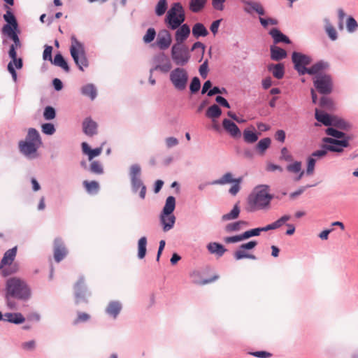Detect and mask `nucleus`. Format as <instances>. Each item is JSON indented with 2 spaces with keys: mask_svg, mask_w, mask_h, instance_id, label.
I'll return each mask as SVG.
<instances>
[{
  "mask_svg": "<svg viewBox=\"0 0 358 358\" xmlns=\"http://www.w3.org/2000/svg\"><path fill=\"white\" fill-rule=\"evenodd\" d=\"M269 186L261 185L257 186L248 199L250 210L255 211L268 208L273 196L269 193Z\"/></svg>",
  "mask_w": 358,
  "mask_h": 358,
  "instance_id": "f257e3e1",
  "label": "nucleus"
},
{
  "mask_svg": "<svg viewBox=\"0 0 358 358\" xmlns=\"http://www.w3.org/2000/svg\"><path fill=\"white\" fill-rule=\"evenodd\" d=\"M42 141L38 131L29 128L24 140L18 143L20 151L26 157H34L38 149L41 146Z\"/></svg>",
  "mask_w": 358,
  "mask_h": 358,
  "instance_id": "f03ea898",
  "label": "nucleus"
},
{
  "mask_svg": "<svg viewBox=\"0 0 358 358\" xmlns=\"http://www.w3.org/2000/svg\"><path fill=\"white\" fill-rule=\"evenodd\" d=\"M7 296H10L20 299H27L30 296V290L22 280L11 278L6 282Z\"/></svg>",
  "mask_w": 358,
  "mask_h": 358,
  "instance_id": "7ed1b4c3",
  "label": "nucleus"
},
{
  "mask_svg": "<svg viewBox=\"0 0 358 358\" xmlns=\"http://www.w3.org/2000/svg\"><path fill=\"white\" fill-rule=\"evenodd\" d=\"M185 20V10L180 3H174L171 8L168 10L164 19L166 27L171 29L176 30Z\"/></svg>",
  "mask_w": 358,
  "mask_h": 358,
  "instance_id": "20e7f679",
  "label": "nucleus"
},
{
  "mask_svg": "<svg viewBox=\"0 0 358 358\" xmlns=\"http://www.w3.org/2000/svg\"><path fill=\"white\" fill-rule=\"evenodd\" d=\"M17 255V246L7 250L0 263L1 274L6 277L15 273L18 271V265L14 263Z\"/></svg>",
  "mask_w": 358,
  "mask_h": 358,
  "instance_id": "39448f33",
  "label": "nucleus"
},
{
  "mask_svg": "<svg viewBox=\"0 0 358 358\" xmlns=\"http://www.w3.org/2000/svg\"><path fill=\"white\" fill-rule=\"evenodd\" d=\"M70 52L75 63L78 68L83 71L84 67L88 66V60L86 57L84 45L79 42L75 36H72Z\"/></svg>",
  "mask_w": 358,
  "mask_h": 358,
  "instance_id": "423d86ee",
  "label": "nucleus"
},
{
  "mask_svg": "<svg viewBox=\"0 0 358 358\" xmlns=\"http://www.w3.org/2000/svg\"><path fill=\"white\" fill-rule=\"evenodd\" d=\"M170 80L173 87L178 91H183L186 89L188 74L187 71L182 68H176L170 73Z\"/></svg>",
  "mask_w": 358,
  "mask_h": 358,
  "instance_id": "0eeeda50",
  "label": "nucleus"
},
{
  "mask_svg": "<svg viewBox=\"0 0 358 358\" xmlns=\"http://www.w3.org/2000/svg\"><path fill=\"white\" fill-rule=\"evenodd\" d=\"M171 57L176 65H185L190 58L188 48L185 44L175 43L171 48Z\"/></svg>",
  "mask_w": 358,
  "mask_h": 358,
  "instance_id": "6e6552de",
  "label": "nucleus"
},
{
  "mask_svg": "<svg viewBox=\"0 0 358 358\" xmlns=\"http://www.w3.org/2000/svg\"><path fill=\"white\" fill-rule=\"evenodd\" d=\"M313 84L320 94H328L332 92V79L328 74L315 76L313 78Z\"/></svg>",
  "mask_w": 358,
  "mask_h": 358,
  "instance_id": "1a4fd4ad",
  "label": "nucleus"
},
{
  "mask_svg": "<svg viewBox=\"0 0 358 358\" xmlns=\"http://www.w3.org/2000/svg\"><path fill=\"white\" fill-rule=\"evenodd\" d=\"M20 47L21 46H15L14 44H12L10 46V50L8 52L9 57L12 59V61H10L8 64V71L12 75V78L14 82L17 81V73L14 69V66L18 69L22 67V61L20 58H17V52L15 50L17 48Z\"/></svg>",
  "mask_w": 358,
  "mask_h": 358,
  "instance_id": "9d476101",
  "label": "nucleus"
},
{
  "mask_svg": "<svg viewBox=\"0 0 358 358\" xmlns=\"http://www.w3.org/2000/svg\"><path fill=\"white\" fill-rule=\"evenodd\" d=\"M292 59L294 64V68L299 75L306 74V71H307L308 69L306 66L310 64L311 62L310 58L302 53L294 52Z\"/></svg>",
  "mask_w": 358,
  "mask_h": 358,
  "instance_id": "9b49d317",
  "label": "nucleus"
},
{
  "mask_svg": "<svg viewBox=\"0 0 358 358\" xmlns=\"http://www.w3.org/2000/svg\"><path fill=\"white\" fill-rule=\"evenodd\" d=\"M322 141L325 143V148L331 152H341L344 148L349 145V138L338 140L325 137Z\"/></svg>",
  "mask_w": 358,
  "mask_h": 358,
  "instance_id": "f8f14e48",
  "label": "nucleus"
},
{
  "mask_svg": "<svg viewBox=\"0 0 358 358\" xmlns=\"http://www.w3.org/2000/svg\"><path fill=\"white\" fill-rule=\"evenodd\" d=\"M76 303H87L85 280L80 278L74 286Z\"/></svg>",
  "mask_w": 358,
  "mask_h": 358,
  "instance_id": "ddd939ff",
  "label": "nucleus"
},
{
  "mask_svg": "<svg viewBox=\"0 0 358 358\" xmlns=\"http://www.w3.org/2000/svg\"><path fill=\"white\" fill-rule=\"evenodd\" d=\"M67 255V250L62 239L57 238L54 241V258L57 262L62 261Z\"/></svg>",
  "mask_w": 358,
  "mask_h": 358,
  "instance_id": "4468645a",
  "label": "nucleus"
},
{
  "mask_svg": "<svg viewBox=\"0 0 358 358\" xmlns=\"http://www.w3.org/2000/svg\"><path fill=\"white\" fill-rule=\"evenodd\" d=\"M172 38L170 32L164 29L159 32L157 38V45L160 50L167 49L171 44Z\"/></svg>",
  "mask_w": 358,
  "mask_h": 358,
  "instance_id": "2eb2a0df",
  "label": "nucleus"
},
{
  "mask_svg": "<svg viewBox=\"0 0 358 358\" xmlns=\"http://www.w3.org/2000/svg\"><path fill=\"white\" fill-rule=\"evenodd\" d=\"M222 127L227 134L234 138H239L241 136V132L238 126L229 119H224Z\"/></svg>",
  "mask_w": 358,
  "mask_h": 358,
  "instance_id": "dca6fc26",
  "label": "nucleus"
},
{
  "mask_svg": "<svg viewBox=\"0 0 358 358\" xmlns=\"http://www.w3.org/2000/svg\"><path fill=\"white\" fill-rule=\"evenodd\" d=\"M190 31V28L188 24H181L176 29L175 33L176 43L184 44L183 43L189 37Z\"/></svg>",
  "mask_w": 358,
  "mask_h": 358,
  "instance_id": "f3484780",
  "label": "nucleus"
},
{
  "mask_svg": "<svg viewBox=\"0 0 358 358\" xmlns=\"http://www.w3.org/2000/svg\"><path fill=\"white\" fill-rule=\"evenodd\" d=\"M243 2L245 5L244 10L246 13H252L255 11L260 15H264L265 14V10L259 2L252 1H244Z\"/></svg>",
  "mask_w": 358,
  "mask_h": 358,
  "instance_id": "a211bd4d",
  "label": "nucleus"
},
{
  "mask_svg": "<svg viewBox=\"0 0 358 358\" xmlns=\"http://www.w3.org/2000/svg\"><path fill=\"white\" fill-rule=\"evenodd\" d=\"M83 129L86 135L92 136L97 133V124L90 117H87L83 122Z\"/></svg>",
  "mask_w": 358,
  "mask_h": 358,
  "instance_id": "6ab92c4d",
  "label": "nucleus"
},
{
  "mask_svg": "<svg viewBox=\"0 0 358 358\" xmlns=\"http://www.w3.org/2000/svg\"><path fill=\"white\" fill-rule=\"evenodd\" d=\"M83 152L88 156L89 161H92L93 158L101 155L103 150L102 146L95 149H91L88 144L85 142L82 143Z\"/></svg>",
  "mask_w": 358,
  "mask_h": 358,
  "instance_id": "aec40b11",
  "label": "nucleus"
},
{
  "mask_svg": "<svg viewBox=\"0 0 358 358\" xmlns=\"http://www.w3.org/2000/svg\"><path fill=\"white\" fill-rule=\"evenodd\" d=\"M5 8L7 9L6 13L3 15V19L7 22L4 26H8L11 28V29H18V24L17 20L11 12L10 8L5 6Z\"/></svg>",
  "mask_w": 358,
  "mask_h": 358,
  "instance_id": "412c9836",
  "label": "nucleus"
},
{
  "mask_svg": "<svg viewBox=\"0 0 358 358\" xmlns=\"http://www.w3.org/2000/svg\"><path fill=\"white\" fill-rule=\"evenodd\" d=\"M328 64L327 62H324L322 61L317 62L316 64H313L310 68L307 69V71H306V73L310 74V75H324L322 73V71L326 69L328 67Z\"/></svg>",
  "mask_w": 358,
  "mask_h": 358,
  "instance_id": "4be33fe9",
  "label": "nucleus"
},
{
  "mask_svg": "<svg viewBox=\"0 0 358 358\" xmlns=\"http://www.w3.org/2000/svg\"><path fill=\"white\" fill-rule=\"evenodd\" d=\"M18 29H11L8 26H3L2 33L13 40L15 46H21L20 38L17 36Z\"/></svg>",
  "mask_w": 358,
  "mask_h": 358,
  "instance_id": "5701e85b",
  "label": "nucleus"
},
{
  "mask_svg": "<svg viewBox=\"0 0 358 358\" xmlns=\"http://www.w3.org/2000/svg\"><path fill=\"white\" fill-rule=\"evenodd\" d=\"M269 34L273 38L275 43H279L282 42V43L289 44L291 43L289 38L287 36H286L285 34H283L280 30H278L276 28L272 29L269 31Z\"/></svg>",
  "mask_w": 358,
  "mask_h": 358,
  "instance_id": "b1692460",
  "label": "nucleus"
},
{
  "mask_svg": "<svg viewBox=\"0 0 358 358\" xmlns=\"http://www.w3.org/2000/svg\"><path fill=\"white\" fill-rule=\"evenodd\" d=\"M268 70L271 71L273 76L277 79H281L285 74V67L282 64H271L268 66Z\"/></svg>",
  "mask_w": 358,
  "mask_h": 358,
  "instance_id": "393cba45",
  "label": "nucleus"
},
{
  "mask_svg": "<svg viewBox=\"0 0 358 358\" xmlns=\"http://www.w3.org/2000/svg\"><path fill=\"white\" fill-rule=\"evenodd\" d=\"M270 50L271 58L274 61H280L287 57V52L278 46H271Z\"/></svg>",
  "mask_w": 358,
  "mask_h": 358,
  "instance_id": "a878e982",
  "label": "nucleus"
},
{
  "mask_svg": "<svg viewBox=\"0 0 358 358\" xmlns=\"http://www.w3.org/2000/svg\"><path fill=\"white\" fill-rule=\"evenodd\" d=\"M131 184L132 189L134 192H136L139 189L140 197L143 199L145 197L146 187L143 185L141 178L131 180Z\"/></svg>",
  "mask_w": 358,
  "mask_h": 358,
  "instance_id": "bb28decb",
  "label": "nucleus"
},
{
  "mask_svg": "<svg viewBox=\"0 0 358 358\" xmlns=\"http://www.w3.org/2000/svg\"><path fill=\"white\" fill-rule=\"evenodd\" d=\"M176 217L173 215H161V222L163 224V229L164 231H167L173 228L175 223Z\"/></svg>",
  "mask_w": 358,
  "mask_h": 358,
  "instance_id": "cd10ccee",
  "label": "nucleus"
},
{
  "mask_svg": "<svg viewBox=\"0 0 358 358\" xmlns=\"http://www.w3.org/2000/svg\"><path fill=\"white\" fill-rule=\"evenodd\" d=\"M207 248L211 254H215L218 257H222L227 251L222 244L216 242L210 243L207 245Z\"/></svg>",
  "mask_w": 358,
  "mask_h": 358,
  "instance_id": "c85d7f7f",
  "label": "nucleus"
},
{
  "mask_svg": "<svg viewBox=\"0 0 358 358\" xmlns=\"http://www.w3.org/2000/svg\"><path fill=\"white\" fill-rule=\"evenodd\" d=\"M236 178H234L231 173H226L220 178L210 182L211 185H224L229 183H233L236 181Z\"/></svg>",
  "mask_w": 358,
  "mask_h": 358,
  "instance_id": "c756f323",
  "label": "nucleus"
},
{
  "mask_svg": "<svg viewBox=\"0 0 358 358\" xmlns=\"http://www.w3.org/2000/svg\"><path fill=\"white\" fill-rule=\"evenodd\" d=\"M122 309V306L118 301H111L108 305L106 311V313L115 318L120 313Z\"/></svg>",
  "mask_w": 358,
  "mask_h": 358,
  "instance_id": "7c9ffc66",
  "label": "nucleus"
},
{
  "mask_svg": "<svg viewBox=\"0 0 358 358\" xmlns=\"http://www.w3.org/2000/svg\"><path fill=\"white\" fill-rule=\"evenodd\" d=\"M159 57H160V60L162 62L165 60V63H164L163 64L157 65L154 69H152L150 70L151 73H152L153 71H157V70H159L160 71H162L163 73H167L171 70V64L170 61L165 57V55L164 54H162V55H160Z\"/></svg>",
  "mask_w": 358,
  "mask_h": 358,
  "instance_id": "2f4dec72",
  "label": "nucleus"
},
{
  "mask_svg": "<svg viewBox=\"0 0 358 358\" xmlns=\"http://www.w3.org/2000/svg\"><path fill=\"white\" fill-rule=\"evenodd\" d=\"M332 117L331 115L324 112L319 111L318 109H315V118L317 121L322 122L326 126L331 125Z\"/></svg>",
  "mask_w": 358,
  "mask_h": 358,
  "instance_id": "473e14b6",
  "label": "nucleus"
},
{
  "mask_svg": "<svg viewBox=\"0 0 358 358\" xmlns=\"http://www.w3.org/2000/svg\"><path fill=\"white\" fill-rule=\"evenodd\" d=\"M4 316L6 321L14 324H22L25 321V318L20 313H6Z\"/></svg>",
  "mask_w": 358,
  "mask_h": 358,
  "instance_id": "72a5a7b5",
  "label": "nucleus"
},
{
  "mask_svg": "<svg viewBox=\"0 0 358 358\" xmlns=\"http://www.w3.org/2000/svg\"><path fill=\"white\" fill-rule=\"evenodd\" d=\"M175 206H176L175 198L172 196H169V197H167V199L166 200V203H165V206H164L162 214L167 215L172 214L173 211L175 209Z\"/></svg>",
  "mask_w": 358,
  "mask_h": 358,
  "instance_id": "f704fd0d",
  "label": "nucleus"
},
{
  "mask_svg": "<svg viewBox=\"0 0 358 358\" xmlns=\"http://www.w3.org/2000/svg\"><path fill=\"white\" fill-rule=\"evenodd\" d=\"M234 257L236 260H240L242 259H250L255 260L257 259L256 256L250 254L248 250H245L243 249H241L240 247H238V250H236L234 253Z\"/></svg>",
  "mask_w": 358,
  "mask_h": 358,
  "instance_id": "c9c22d12",
  "label": "nucleus"
},
{
  "mask_svg": "<svg viewBox=\"0 0 358 358\" xmlns=\"http://www.w3.org/2000/svg\"><path fill=\"white\" fill-rule=\"evenodd\" d=\"M192 34L194 37L199 38V36H206L208 31L203 24L196 23L192 28Z\"/></svg>",
  "mask_w": 358,
  "mask_h": 358,
  "instance_id": "e433bc0d",
  "label": "nucleus"
},
{
  "mask_svg": "<svg viewBox=\"0 0 358 358\" xmlns=\"http://www.w3.org/2000/svg\"><path fill=\"white\" fill-rule=\"evenodd\" d=\"M248 225V222L245 221L240 220L238 222H235L233 223H229L226 225L224 229L227 233H231L233 231H240L243 226Z\"/></svg>",
  "mask_w": 358,
  "mask_h": 358,
  "instance_id": "4c0bfd02",
  "label": "nucleus"
},
{
  "mask_svg": "<svg viewBox=\"0 0 358 358\" xmlns=\"http://www.w3.org/2000/svg\"><path fill=\"white\" fill-rule=\"evenodd\" d=\"M221 114L222 110L216 104H213L211 106H210L206 112V116L210 119L218 118L221 115Z\"/></svg>",
  "mask_w": 358,
  "mask_h": 358,
  "instance_id": "58836bf2",
  "label": "nucleus"
},
{
  "mask_svg": "<svg viewBox=\"0 0 358 358\" xmlns=\"http://www.w3.org/2000/svg\"><path fill=\"white\" fill-rule=\"evenodd\" d=\"M81 92L83 95L90 96L92 100L96 96V90L94 85L87 84L81 88Z\"/></svg>",
  "mask_w": 358,
  "mask_h": 358,
  "instance_id": "ea45409f",
  "label": "nucleus"
},
{
  "mask_svg": "<svg viewBox=\"0 0 358 358\" xmlns=\"http://www.w3.org/2000/svg\"><path fill=\"white\" fill-rule=\"evenodd\" d=\"M51 62L55 66L62 68L66 72H69L70 70L67 62L65 61L63 56L59 53L55 56L54 59Z\"/></svg>",
  "mask_w": 358,
  "mask_h": 358,
  "instance_id": "a19ab883",
  "label": "nucleus"
},
{
  "mask_svg": "<svg viewBox=\"0 0 358 358\" xmlns=\"http://www.w3.org/2000/svg\"><path fill=\"white\" fill-rule=\"evenodd\" d=\"M83 186L89 194H96L99 189V185L96 181H83Z\"/></svg>",
  "mask_w": 358,
  "mask_h": 358,
  "instance_id": "79ce46f5",
  "label": "nucleus"
},
{
  "mask_svg": "<svg viewBox=\"0 0 358 358\" xmlns=\"http://www.w3.org/2000/svg\"><path fill=\"white\" fill-rule=\"evenodd\" d=\"M147 238L145 236L141 237L138 242V257L139 259H143L146 254Z\"/></svg>",
  "mask_w": 358,
  "mask_h": 358,
  "instance_id": "37998d69",
  "label": "nucleus"
},
{
  "mask_svg": "<svg viewBox=\"0 0 358 358\" xmlns=\"http://www.w3.org/2000/svg\"><path fill=\"white\" fill-rule=\"evenodd\" d=\"M207 0H191L189 9L194 13L199 12L205 6Z\"/></svg>",
  "mask_w": 358,
  "mask_h": 358,
  "instance_id": "c03bdc74",
  "label": "nucleus"
},
{
  "mask_svg": "<svg viewBox=\"0 0 358 358\" xmlns=\"http://www.w3.org/2000/svg\"><path fill=\"white\" fill-rule=\"evenodd\" d=\"M240 213V208L238 205H235L230 213L224 214L222 216L223 221H228L236 219Z\"/></svg>",
  "mask_w": 358,
  "mask_h": 358,
  "instance_id": "a18cd8bd",
  "label": "nucleus"
},
{
  "mask_svg": "<svg viewBox=\"0 0 358 358\" xmlns=\"http://www.w3.org/2000/svg\"><path fill=\"white\" fill-rule=\"evenodd\" d=\"M271 141L269 138L261 139L256 145L257 150L263 155L265 150L270 146Z\"/></svg>",
  "mask_w": 358,
  "mask_h": 358,
  "instance_id": "49530a36",
  "label": "nucleus"
},
{
  "mask_svg": "<svg viewBox=\"0 0 358 358\" xmlns=\"http://www.w3.org/2000/svg\"><path fill=\"white\" fill-rule=\"evenodd\" d=\"M243 139L246 143H252L257 141V134L250 130L245 129L243 131Z\"/></svg>",
  "mask_w": 358,
  "mask_h": 358,
  "instance_id": "de8ad7c7",
  "label": "nucleus"
},
{
  "mask_svg": "<svg viewBox=\"0 0 358 358\" xmlns=\"http://www.w3.org/2000/svg\"><path fill=\"white\" fill-rule=\"evenodd\" d=\"M325 31L327 33L329 37L332 40L335 41L337 38V32L334 27V26L331 24L329 20H325Z\"/></svg>",
  "mask_w": 358,
  "mask_h": 358,
  "instance_id": "09e8293b",
  "label": "nucleus"
},
{
  "mask_svg": "<svg viewBox=\"0 0 358 358\" xmlns=\"http://www.w3.org/2000/svg\"><path fill=\"white\" fill-rule=\"evenodd\" d=\"M326 134L329 136H333L334 138H338V140L349 138L345 134V133L338 131L333 127H329L326 130Z\"/></svg>",
  "mask_w": 358,
  "mask_h": 358,
  "instance_id": "8fccbe9b",
  "label": "nucleus"
},
{
  "mask_svg": "<svg viewBox=\"0 0 358 358\" xmlns=\"http://www.w3.org/2000/svg\"><path fill=\"white\" fill-rule=\"evenodd\" d=\"M141 168L140 165L133 164L131 166L129 169V176L131 180L141 178Z\"/></svg>",
  "mask_w": 358,
  "mask_h": 358,
  "instance_id": "3c124183",
  "label": "nucleus"
},
{
  "mask_svg": "<svg viewBox=\"0 0 358 358\" xmlns=\"http://www.w3.org/2000/svg\"><path fill=\"white\" fill-rule=\"evenodd\" d=\"M167 9L166 0H159L155 8L157 15L162 16L164 15Z\"/></svg>",
  "mask_w": 358,
  "mask_h": 358,
  "instance_id": "603ef678",
  "label": "nucleus"
},
{
  "mask_svg": "<svg viewBox=\"0 0 358 358\" xmlns=\"http://www.w3.org/2000/svg\"><path fill=\"white\" fill-rule=\"evenodd\" d=\"M90 169L91 172L95 174H101L103 173V169L101 163L98 161H93L90 164Z\"/></svg>",
  "mask_w": 358,
  "mask_h": 358,
  "instance_id": "864d4df0",
  "label": "nucleus"
},
{
  "mask_svg": "<svg viewBox=\"0 0 358 358\" xmlns=\"http://www.w3.org/2000/svg\"><path fill=\"white\" fill-rule=\"evenodd\" d=\"M331 126L336 127L341 129H346L348 127V124L343 120L338 119L335 117H333L332 120H331Z\"/></svg>",
  "mask_w": 358,
  "mask_h": 358,
  "instance_id": "5fc2aeb1",
  "label": "nucleus"
},
{
  "mask_svg": "<svg viewBox=\"0 0 358 358\" xmlns=\"http://www.w3.org/2000/svg\"><path fill=\"white\" fill-rule=\"evenodd\" d=\"M156 36V31L154 28H149L147 30L146 34L143 36V41L145 43H149L152 42Z\"/></svg>",
  "mask_w": 358,
  "mask_h": 358,
  "instance_id": "6e6d98bb",
  "label": "nucleus"
},
{
  "mask_svg": "<svg viewBox=\"0 0 358 358\" xmlns=\"http://www.w3.org/2000/svg\"><path fill=\"white\" fill-rule=\"evenodd\" d=\"M90 319V315L89 314H87L86 313L79 312L78 313L77 317L73 322V324L74 325H76V324H79L80 322H87Z\"/></svg>",
  "mask_w": 358,
  "mask_h": 358,
  "instance_id": "4d7b16f0",
  "label": "nucleus"
},
{
  "mask_svg": "<svg viewBox=\"0 0 358 358\" xmlns=\"http://www.w3.org/2000/svg\"><path fill=\"white\" fill-rule=\"evenodd\" d=\"M320 105L322 108H324L327 110H331L334 106L332 100L326 96L321 98Z\"/></svg>",
  "mask_w": 358,
  "mask_h": 358,
  "instance_id": "13d9d810",
  "label": "nucleus"
},
{
  "mask_svg": "<svg viewBox=\"0 0 358 358\" xmlns=\"http://www.w3.org/2000/svg\"><path fill=\"white\" fill-rule=\"evenodd\" d=\"M55 110L51 106H47L43 113V117L47 120H52L55 117Z\"/></svg>",
  "mask_w": 358,
  "mask_h": 358,
  "instance_id": "bf43d9fd",
  "label": "nucleus"
},
{
  "mask_svg": "<svg viewBox=\"0 0 358 358\" xmlns=\"http://www.w3.org/2000/svg\"><path fill=\"white\" fill-rule=\"evenodd\" d=\"M242 182V178H236V181L233 182L232 186L230 187L229 192L231 195L235 196L240 190V184Z\"/></svg>",
  "mask_w": 358,
  "mask_h": 358,
  "instance_id": "052dcab7",
  "label": "nucleus"
},
{
  "mask_svg": "<svg viewBox=\"0 0 358 358\" xmlns=\"http://www.w3.org/2000/svg\"><path fill=\"white\" fill-rule=\"evenodd\" d=\"M41 129L43 133L47 135H52L55 132V128L52 123L42 124Z\"/></svg>",
  "mask_w": 358,
  "mask_h": 358,
  "instance_id": "680f3d73",
  "label": "nucleus"
},
{
  "mask_svg": "<svg viewBox=\"0 0 358 358\" xmlns=\"http://www.w3.org/2000/svg\"><path fill=\"white\" fill-rule=\"evenodd\" d=\"M358 27L357 21L352 17H349L347 20V29L349 32H354Z\"/></svg>",
  "mask_w": 358,
  "mask_h": 358,
  "instance_id": "e2e57ef3",
  "label": "nucleus"
},
{
  "mask_svg": "<svg viewBox=\"0 0 358 358\" xmlns=\"http://www.w3.org/2000/svg\"><path fill=\"white\" fill-rule=\"evenodd\" d=\"M201 87V83L197 77H194L190 84L189 89L192 93H196L197 92Z\"/></svg>",
  "mask_w": 358,
  "mask_h": 358,
  "instance_id": "0e129e2a",
  "label": "nucleus"
},
{
  "mask_svg": "<svg viewBox=\"0 0 358 358\" xmlns=\"http://www.w3.org/2000/svg\"><path fill=\"white\" fill-rule=\"evenodd\" d=\"M261 233L260 228H255L243 233V238L244 240L248 239L252 236H259Z\"/></svg>",
  "mask_w": 358,
  "mask_h": 358,
  "instance_id": "69168bd1",
  "label": "nucleus"
},
{
  "mask_svg": "<svg viewBox=\"0 0 358 358\" xmlns=\"http://www.w3.org/2000/svg\"><path fill=\"white\" fill-rule=\"evenodd\" d=\"M259 22H260L261 24L264 27H266L269 24H271V25H277L278 24V20H276L275 18H271V17L265 19V18H263V17H259Z\"/></svg>",
  "mask_w": 358,
  "mask_h": 358,
  "instance_id": "338daca9",
  "label": "nucleus"
},
{
  "mask_svg": "<svg viewBox=\"0 0 358 358\" xmlns=\"http://www.w3.org/2000/svg\"><path fill=\"white\" fill-rule=\"evenodd\" d=\"M316 162V159L313 158L312 156H310L308 159V164H307V169L306 173L308 175H311L314 172L315 169V164Z\"/></svg>",
  "mask_w": 358,
  "mask_h": 358,
  "instance_id": "774afa93",
  "label": "nucleus"
}]
</instances>
